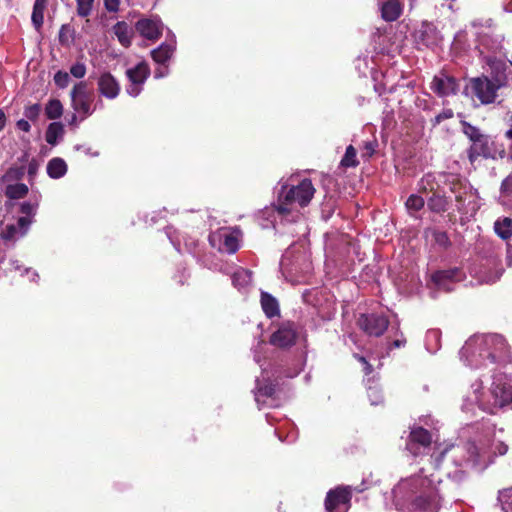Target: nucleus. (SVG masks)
Listing matches in <instances>:
<instances>
[{
    "label": "nucleus",
    "mask_w": 512,
    "mask_h": 512,
    "mask_svg": "<svg viewBox=\"0 0 512 512\" xmlns=\"http://www.w3.org/2000/svg\"><path fill=\"white\" fill-rule=\"evenodd\" d=\"M508 446L504 442L492 441L489 434L475 441L452 445L445 449L436 460L437 465L444 464L449 477L459 481L463 478L464 469L476 467L481 470L492 464L497 456L507 453Z\"/></svg>",
    "instance_id": "nucleus-1"
},
{
    "label": "nucleus",
    "mask_w": 512,
    "mask_h": 512,
    "mask_svg": "<svg viewBox=\"0 0 512 512\" xmlns=\"http://www.w3.org/2000/svg\"><path fill=\"white\" fill-rule=\"evenodd\" d=\"M315 188L309 179L302 180L289 189L282 186L277 205L266 207L259 213V224L263 229L276 228L279 223H292L301 219V209L306 207L315 194Z\"/></svg>",
    "instance_id": "nucleus-2"
},
{
    "label": "nucleus",
    "mask_w": 512,
    "mask_h": 512,
    "mask_svg": "<svg viewBox=\"0 0 512 512\" xmlns=\"http://www.w3.org/2000/svg\"><path fill=\"white\" fill-rule=\"evenodd\" d=\"M440 483L434 474L428 477L421 470L419 474L401 480L393 493L397 500L409 502L414 512H438L441 507Z\"/></svg>",
    "instance_id": "nucleus-3"
},
{
    "label": "nucleus",
    "mask_w": 512,
    "mask_h": 512,
    "mask_svg": "<svg viewBox=\"0 0 512 512\" xmlns=\"http://www.w3.org/2000/svg\"><path fill=\"white\" fill-rule=\"evenodd\" d=\"M460 360L478 369L488 364H504L511 360V350L505 338L497 333L475 334L459 351Z\"/></svg>",
    "instance_id": "nucleus-4"
},
{
    "label": "nucleus",
    "mask_w": 512,
    "mask_h": 512,
    "mask_svg": "<svg viewBox=\"0 0 512 512\" xmlns=\"http://www.w3.org/2000/svg\"><path fill=\"white\" fill-rule=\"evenodd\" d=\"M489 396L488 404H483L484 411L494 414L496 409L509 405L512 402V382L510 379L503 374L495 375Z\"/></svg>",
    "instance_id": "nucleus-5"
},
{
    "label": "nucleus",
    "mask_w": 512,
    "mask_h": 512,
    "mask_svg": "<svg viewBox=\"0 0 512 512\" xmlns=\"http://www.w3.org/2000/svg\"><path fill=\"white\" fill-rule=\"evenodd\" d=\"M472 26L476 30L475 35L482 54L485 50L488 52H496L502 48L503 36L495 33L491 19L487 20L485 24L479 21H473Z\"/></svg>",
    "instance_id": "nucleus-6"
},
{
    "label": "nucleus",
    "mask_w": 512,
    "mask_h": 512,
    "mask_svg": "<svg viewBox=\"0 0 512 512\" xmlns=\"http://www.w3.org/2000/svg\"><path fill=\"white\" fill-rule=\"evenodd\" d=\"M502 85L503 83L499 79L493 81L487 77L471 80L472 93L482 104L493 103L497 98V91Z\"/></svg>",
    "instance_id": "nucleus-7"
},
{
    "label": "nucleus",
    "mask_w": 512,
    "mask_h": 512,
    "mask_svg": "<svg viewBox=\"0 0 512 512\" xmlns=\"http://www.w3.org/2000/svg\"><path fill=\"white\" fill-rule=\"evenodd\" d=\"M351 498V486H338L327 493L325 508L329 512H347Z\"/></svg>",
    "instance_id": "nucleus-8"
},
{
    "label": "nucleus",
    "mask_w": 512,
    "mask_h": 512,
    "mask_svg": "<svg viewBox=\"0 0 512 512\" xmlns=\"http://www.w3.org/2000/svg\"><path fill=\"white\" fill-rule=\"evenodd\" d=\"M71 102L73 109L82 114L83 118L92 114V94L88 91L86 82L80 81L74 85L71 91Z\"/></svg>",
    "instance_id": "nucleus-9"
},
{
    "label": "nucleus",
    "mask_w": 512,
    "mask_h": 512,
    "mask_svg": "<svg viewBox=\"0 0 512 512\" xmlns=\"http://www.w3.org/2000/svg\"><path fill=\"white\" fill-rule=\"evenodd\" d=\"M149 75L150 68L145 61L138 63L133 68L127 69L126 76L130 83L126 87V92L132 97H137L142 92L143 85Z\"/></svg>",
    "instance_id": "nucleus-10"
},
{
    "label": "nucleus",
    "mask_w": 512,
    "mask_h": 512,
    "mask_svg": "<svg viewBox=\"0 0 512 512\" xmlns=\"http://www.w3.org/2000/svg\"><path fill=\"white\" fill-rule=\"evenodd\" d=\"M357 324L369 336L379 337L387 330L389 320L382 314H361Z\"/></svg>",
    "instance_id": "nucleus-11"
},
{
    "label": "nucleus",
    "mask_w": 512,
    "mask_h": 512,
    "mask_svg": "<svg viewBox=\"0 0 512 512\" xmlns=\"http://www.w3.org/2000/svg\"><path fill=\"white\" fill-rule=\"evenodd\" d=\"M297 337V332L292 323L280 326L270 337V343L279 348L292 346Z\"/></svg>",
    "instance_id": "nucleus-12"
},
{
    "label": "nucleus",
    "mask_w": 512,
    "mask_h": 512,
    "mask_svg": "<svg viewBox=\"0 0 512 512\" xmlns=\"http://www.w3.org/2000/svg\"><path fill=\"white\" fill-rule=\"evenodd\" d=\"M415 38L418 44L426 47H434L440 43L442 37L436 26L432 23L424 22L417 30Z\"/></svg>",
    "instance_id": "nucleus-13"
},
{
    "label": "nucleus",
    "mask_w": 512,
    "mask_h": 512,
    "mask_svg": "<svg viewBox=\"0 0 512 512\" xmlns=\"http://www.w3.org/2000/svg\"><path fill=\"white\" fill-rule=\"evenodd\" d=\"M461 279V271L457 268L437 271L432 275V282L434 285L446 292L453 289V283Z\"/></svg>",
    "instance_id": "nucleus-14"
},
{
    "label": "nucleus",
    "mask_w": 512,
    "mask_h": 512,
    "mask_svg": "<svg viewBox=\"0 0 512 512\" xmlns=\"http://www.w3.org/2000/svg\"><path fill=\"white\" fill-rule=\"evenodd\" d=\"M431 89L439 96L443 97L455 94L458 91L459 86L453 77L441 74L434 76L431 82Z\"/></svg>",
    "instance_id": "nucleus-15"
},
{
    "label": "nucleus",
    "mask_w": 512,
    "mask_h": 512,
    "mask_svg": "<svg viewBox=\"0 0 512 512\" xmlns=\"http://www.w3.org/2000/svg\"><path fill=\"white\" fill-rule=\"evenodd\" d=\"M136 30L141 36L149 40H156L162 32L163 24L158 18L140 19L136 23Z\"/></svg>",
    "instance_id": "nucleus-16"
},
{
    "label": "nucleus",
    "mask_w": 512,
    "mask_h": 512,
    "mask_svg": "<svg viewBox=\"0 0 512 512\" xmlns=\"http://www.w3.org/2000/svg\"><path fill=\"white\" fill-rule=\"evenodd\" d=\"M31 224L28 217H20L15 224H7L1 230V236L4 240H16L24 236Z\"/></svg>",
    "instance_id": "nucleus-17"
},
{
    "label": "nucleus",
    "mask_w": 512,
    "mask_h": 512,
    "mask_svg": "<svg viewBox=\"0 0 512 512\" xmlns=\"http://www.w3.org/2000/svg\"><path fill=\"white\" fill-rule=\"evenodd\" d=\"M98 89L104 97L114 99L119 95L120 85L111 73L105 72L98 79Z\"/></svg>",
    "instance_id": "nucleus-18"
},
{
    "label": "nucleus",
    "mask_w": 512,
    "mask_h": 512,
    "mask_svg": "<svg viewBox=\"0 0 512 512\" xmlns=\"http://www.w3.org/2000/svg\"><path fill=\"white\" fill-rule=\"evenodd\" d=\"M431 441V434L426 429L422 427H414L410 432L407 449L412 454L417 455L419 452L417 451L416 444H419L422 447H427L430 445Z\"/></svg>",
    "instance_id": "nucleus-19"
},
{
    "label": "nucleus",
    "mask_w": 512,
    "mask_h": 512,
    "mask_svg": "<svg viewBox=\"0 0 512 512\" xmlns=\"http://www.w3.org/2000/svg\"><path fill=\"white\" fill-rule=\"evenodd\" d=\"M217 237L221 242L219 247L220 251L227 252L229 254L235 253L239 249L240 233L237 230H221Z\"/></svg>",
    "instance_id": "nucleus-20"
},
{
    "label": "nucleus",
    "mask_w": 512,
    "mask_h": 512,
    "mask_svg": "<svg viewBox=\"0 0 512 512\" xmlns=\"http://www.w3.org/2000/svg\"><path fill=\"white\" fill-rule=\"evenodd\" d=\"M491 156L490 141L486 135L482 139L474 141L468 149V158L471 163L475 162L479 157L489 158Z\"/></svg>",
    "instance_id": "nucleus-21"
},
{
    "label": "nucleus",
    "mask_w": 512,
    "mask_h": 512,
    "mask_svg": "<svg viewBox=\"0 0 512 512\" xmlns=\"http://www.w3.org/2000/svg\"><path fill=\"white\" fill-rule=\"evenodd\" d=\"M402 13V4L399 0H388L381 7L382 18L387 22L395 21Z\"/></svg>",
    "instance_id": "nucleus-22"
},
{
    "label": "nucleus",
    "mask_w": 512,
    "mask_h": 512,
    "mask_svg": "<svg viewBox=\"0 0 512 512\" xmlns=\"http://www.w3.org/2000/svg\"><path fill=\"white\" fill-rule=\"evenodd\" d=\"M175 50V40L169 43H163L158 48L151 51V56L156 63L165 64L172 56Z\"/></svg>",
    "instance_id": "nucleus-23"
},
{
    "label": "nucleus",
    "mask_w": 512,
    "mask_h": 512,
    "mask_svg": "<svg viewBox=\"0 0 512 512\" xmlns=\"http://www.w3.org/2000/svg\"><path fill=\"white\" fill-rule=\"evenodd\" d=\"M275 393V388L271 384H267L262 386L261 381L259 379L256 380V388H255V400L258 405H266L273 401V395Z\"/></svg>",
    "instance_id": "nucleus-24"
},
{
    "label": "nucleus",
    "mask_w": 512,
    "mask_h": 512,
    "mask_svg": "<svg viewBox=\"0 0 512 512\" xmlns=\"http://www.w3.org/2000/svg\"><path fill=\"white\" fill-rule=\"evenodd\" d=\"M113 32L116 35L118 41L124 47H128L131 44L133 31L130 26L124 22L119 21L113 26Z\"/></svg>",
    "instance_id": "nucleus-25"
},
{
    "label": "nucleus",
    "mask_w": 512,
    "mask_h": 512,
    "mask_svg": "<svg viewBox=\"0 0 512 512\" xmlns=\"http://www.w3.org/2000/svg\"><path fill=\"white\" fill-rule=\"evenodd\" d=\"M67 173L66 162L59 157L52 158L47 164V174L52 179L62 178Z\"/></svg>",
    "instance_id": "nucleus-26"
},
{
    "label": "nucleus",
    "mask_w": 512,
    "mask_h": 512,
    "mask_svg": "<svg viewBox=\"0 0 512 512\" xmlns=\"http://www.w3.org/2000/svg\"><path fill=\"white\" fill-rule=\"evenodd\" d=\"M261 306L267 317L272 318L279 314L277 300L267 292L261 294Z\"/></svg>",
    "instance_id": "nucleus-27"
},
{
    "label": "nucleus",
    "mask_w": 512,
    "mask_h": 512,
    "mask_svg": "<svg viewBox=\"0 0 512 512\" xmlns=\"http://www.w3.org/2000/svg\"><path fill=\"white\" fill-rule=\"evenodd\" d=\"M3 193L12 200L24 198L28 194V186L23 183L7 184L2 187Z\"/></svg>",
    "instance_id": "nucleus-28"
},
{
    "label": "nucleus",
    "mask_w": 512,
    "mask_h": 512,
    "mask_svg": "<svg viewBox=\"0 0 512 512\" xmlns=\"http://www.w3.org/2000/svg\"><path fill=\"white\" fill-rule=\"evenodd\" d=\"M25 174V168L10 167L4 175L0 177V187H5L7 184H15V182L21 180Z\"/></svg>",
    "instance_id": "nucleus-29"
},
{
    "label": "nucleus",
    "mask_w": 512,
    "mask_h": 512,
    "mask_svg": "<svg viewBox=\"0 0 512 512\" xmlns=\"http://www.w3.org/2000/svg\"><path fill=\"white\" fill-rule=\"evenodd\" d=\"M429 210L435 213H444L448 210L450 203L448 199L439 194H433L427 201Z\"/></svg>",
    "instance_id": "nucleus-30"
},
{
    "label": "nucleus",
    "mask_w": 512,
    "mask_h": 512,
    "mask_svg": "<svg viewBox=\"0 0 512 512\" xmlns=\"http://www.w3.org/2000/svg\"><path fill=\"white\" fill-rule=\"evenodd\" d=\"M64 127L60 122H52L49 124L45 139L48 144L54 146L58 143V140L63 137Z\"/></svg>",
    "instance_id": "nucleus-31"
},
{
    "label": "nucleus",
    "mask_w": 512,
    "mask_h": 512,
    "mask_svg": "<svg viewBox=\"0 0 512 512\" xmlns=\"http://www.w3.org/2000/svg\"><path fill=\"white\" fill-rule=\"evenodd\" d=\"M251 282V272L244 268H238L232 275V284L238 290L247 287Z\"/></svg>",
    "instance_id": "nucleus-32"
},
{
    "label": "nucleus",
    "mask_w": 512,
    "mask_h": 512,
    "mask_svg": "<svg viewBox=\"0 0 512 512\" xmlns=\"http://www.w3.org/2000/svg\"><path fill=\"white\" fill-rule=\"evenodd\" d=\"M46 7V0H35L31 20L34 27L39 30L44 22V10Z\"/></svg>",
    "instance_id": "nucleus-33"
},
{
    "label": "nucleus",
    "mask_w": 512,
    "mask_h": 512,
    "mask_svg": "<svg viewBox=\"0 0 512 512\" xmlns=\"http://www.w3.org/2000/svg\"><path fill=\"white\" fill-rule=\"evenodd\" d=\"M503 272L504 269L502 268V266L497 263H494L492 268H489L482 272L480 280L481 282L486 284H493L501 278Z\"/></svg>",
    "instance_id": "nucleus-34"
},
{
    "label": "nucleus",
    "mask_w": 512,
    "mask_h": 512,
    "mask_svg": "<svg viewBox=\"0 0 512 512\" xmlns=\"http://www.w3.org/2000/svg\"><path fill=\"white\" fill-rule=\"evenodd\" d=\"M494 230L496 234L507 240L512 236V219L504 218L502 220H497L494 224Z\"/></svg>",
    "instance_id": "nucleus-35"
},
{
    "label": "nucleus",
    "mask_w": 512,
    "mask_h": 512,
    "mask_svg": "<svg viewBox=\"0 0 512 512\" xmlns=\"http://www.w3.org/2000/svg\"><path fill=\"white\" fill-rule=\"evenodd\" d=\"M441 332L437 329L429 330L426 333V349L435 353L440 348Z\"/></svg>",
    "instance_id": "nucleus-36"
},
{
    "label": "nucleus",
    "mask_w": 512,
    "mask_h": 512,
    "mask_svg": "<svg viewBox=\"0 0 512 512\" xmlns=\"http://www.w3.org/2000/svg\"><path fill=\"white\" fill-rule=\"evenodd\" d=\"M63 106L58 99H51L45 106V114L47 118L55 120L61 117Z\"/></svg>",
    "instance_id": "nucleus-37"
},
{
    "label": "nucleus",
    "mask_w": 512,
    "mask_h": 512,
    "mask_svg": "<svg viewBox=\"0 0 512 512\" xmlns=\"http://www.w3.org/2000/svg\"><path fill=\"white\" fill-rule=\"evenodd\" d=\"M471 388L473 390V396H469L467 401H469L470 404H473V403L478 404V406L482 410H484L483 404H488V400L484 399L483 393L481 392L482 382H476V383L472 384Z\"/></svg>",
    "instance_id": "nucleus-38"
},
{
    "label": "nucleus",
    "mask_w": 512,
    "mask_h": 512,
    "mask_svg": "<svg viewBox=\"0 0 512 512\" xmlns=\"http://www.w3.org/2000/svg\"><path fill=\"white\" fill-rule=\"evenodd\" d=\"M358 164H359V162L357 160L356 149L352 145H349L346 148L345 154L341 160V165L343 167L348 168V167H356Z\"/></svg>",
    "instance_id": "nucleus-39"
},
{
    "label": "nucleus",
    "mask_w": 512,
    "mask_h": 512,
    "mask_svg": "<svg viewBox=\"0 0 512 512\" xmlns=\"http://www.w3.org/2000/svg\"><path fill=\"white\" fill-rule=\"evenodd\" d=\"M462 125V132L470 139V141L473 143L474 141H477L479 139H482L485 135L481 133V131L471 125L470 123L466 121H461Z\"/></svg>",
    "instance_id": "nucleus-40"
},
{
    "label": "nucleus",
    "mask_w": 512,
    "mask_h": 512,
    "mask_svg": "<svg viewBox=\"0 0 512 512\" xmlns=\"http://www.w3.org/2000/svg\"><path fill=\"white\" fill-rule=\"evenodd\" d=\"M425 201L424 199L416 194H412L408 197V199L405 202V206L409 213H414L419 211L424 207Z\"/></svg>",
    "instance_id": "nucleus-41"
},
{
    "label": "nucleus",
    "mask_w": 512,
    "mask_h": 512,
    "mask_svg": "<svg viewBox=\"0 0 512 512\" xmlns=\"http://www.w3.org/2000/svg\"><path fill=\"white\" fill-rule=\"evenodd\" d=\"M498 499L501 503L503 512H512V487L500 491Z\"/></svg>",
    "instance_id": "nucleus-42"
},
{
    "label": "nucleus",
    "mask_w": 512,
    "mask_h": 512,
    "mask_svg": "<svg viewBox=\"0 0 512 512\" xmlns=\"http://www.w3.org/2000/svg\"><path fill=\"white\" fill-rule=\"evenodd\" d=\"M77 14L81 17H87L91 14L94 0H76Z\"/></svg>",
    "instance_id": "nucleus-43"
},
{
    "label": "nucleus",
    "mask_w": 512,
    "mask_h": 512,
    "mask_svg": "<svg viewBox=\"0 0 512 512\" xmlns=\"http://www.w3.org/2000/svg\"><path fill=\"white\" fill-rule=\"evenodd\" d=\"M40 112H41V105L38 103L27 105L24 108V116L32 122L37 121V119L40 115Z\"/></svg>",
    "instance_id": "nucleus-44"
},
{
    "label": "nucleus",
    "mask_w": 512,
    "mask_h": 512,
    "mask_svg": "<svg viewBox=\"0 0 512 512\" xmlns=\"http://www.w3.org/2000/svg\"><path fill=\"white\" fill-rule=\"evenodd\" d=\"M433 239L437 245L443 248H447L451 244L447 233L444 231H433Z\"/></svg>",
    "instance_id": "nucleus-45"
},
{
    "label": "nucleus",
    "mask_w": 512,
    "mask_h": 512,
    "mask_svg": "<svg viewBox=\"0 0 512 512\" xmlns=\"http://www.w3.org/2000/svg\"><path fill=\"white\" fill-rule=\"evenodd\" d=\"M54 82H55V84H56L59 88H61V89L66 88V87L69 85V82H70V76H69V73L64 72V71H58V72L54 75Z\"/></svg>",
    "instance_id": "nucleus-46"
},
{
    "label": "nucleus",
    "mask_w": 512,
    "mask_h": 512,
    "mask_svg": "<svg viewBox=\"0 0 512 512\" xmlns=\"http://www.w3.org/2000/svg\"><path fill=\"white\" fill-rule=\"evenodd\" d=\"M70 74L77 78L82 79L86 74V66L82 62H76L70 67Z\"/></svg>",
    "instance_id": "nucleus-47"
},
{
    "label": "nucleus",
    "mask_w": 512,
    "mask_h": 512,
    "mask_svg": "<svg viewBox=\"0 0 512 512\" xmlns=\"http://www.w3.org/2000/svg\"><path fill=\"white\" fill-rule=\"evenodd\" d=\"M368 397H369L372 405L379 404L382 400V395H381L380 389L376 386H374V387L370 386L368 388Z\"/></svg>",
    "instance_id": "nucleus-48"
},
{
    "label": "nucleus",
    "mask_w": 512,
    "mask_h": 512,
    "mask_svg": "<svg viewBox=\"0 0 512 512\" xmlns=\"http://www.w3.org/2000/svg\"><path fill=\"white\" fill-rule=\"evenodd\" d=\"M37 207H38L37 200L33 203L32 202H23L20 205V211H21V213H23L27 216H32L36 213Z\"/></svg>",
    "instance_id": "nucleus-49"
},
{
    "label": "nucleus",
    "mask_w": 512,
    "mask_h": 512,
    "mask_svg": "<svg viewBox=\"0 0 512 512\" xmlns=\"http://www.w3.org/2000/svg\"><path fill=\"white\" fill-rule=\"evenodd\" d=\"M376 147H377L376 141H366L362 147L361 156L363 158H370L374 154Z\"/></svg>",
    "instance_id": "nucleus-50"
},
{
    "label": "nucleus",
    "mask_w": 512,
    "mask_h": 512,
    "mask_svg": "<svg viewBox=\"0 0 512 512\" xmlns=\"http://www.w3.org/2000/svg\"><path fill=\"white\" fill-rule=\"evenodd\" d=\"M453 117V111L452 109H444L442 112L437 114L434 119L432 120V123L434 126L440 124L444 120L450 119Z\"/></svg>",
    "instance_id": "nucleus-51"
},
{
    "label": "nucleus",
    "mask_w": 512,
    "mask_h": 512,
    "mask_svg": "<svg viewBox=\"0 0 512 512\" xmlns=\"http://www.w3.org/2000/svg\"><path fill=\"white\" fill-rule=\"evenodd\" d=\"M501 193L507 196L512 194V175L503 180L501 184Z\"/></svg>",
    "instance_id": "nucleus-52"
},
{
    "label": "nucleus",
    "mask_w": 512,
    "mask_h": 512,
    "mask_svg": "<svg viewBox=\"0 0 512 512\" xmlns=\"http://www.w3.org/2000/svg\"><path fill=\"white\" fill-rule=\"evenodd\" d=\"M119 5L120 0H104V6L109 12H117Z\"/></svg>",
    "instance_id": "nucleus-53"
},
{
    "label": "nucleus",
    "mask_w": 512,
    "mask_h": 512,
    "mask_svg": "<svg viewBox=\"0 0 512 512\" xmlns=\"http://www.w3.org/2000/svg\"><path fill=\"white\" fill-rule=\"evenodd\" d=\"M16 127L23 132H29L31 129V125L29 124L28 120H26V119L18 120L16 123Z\"/></svg>",
    "instance_id": "nucleus-54"
},
{
    "label": "nucleus",
    "mask_w": 512,
    "mask_h": 512,
    "mask_svg": "<svg viewBox=\"0 0 512 512\" xmlns=\"http://www.w3.org/2000/svg\"><path fill=\"white\" fill-rule=\"evenodd\" d=\"M355 357L364 365V371L366 374H370L373 371V367L363 356L355 355Z\"/></svg>",
    "instance_id": "nucleus-55"
},
{
    "label": "nucleus",
    "mask_w": 512,
    "mask_h": 512,
    "mask_svg": "<svg viewBox=\"0 0 512 512\" xmlns=\"http://www.w3.org/2000/svg\"><path fill=\"white\" fill-rule=\"evenodd\" d=\"M39 168V164L36 160H32L28 164V174L29 176H34Z\"/></svg>",
    "instance_id": "nucleus-56"
},
{
    "label": "nucleus",
    "mask_w": 512,
    "mask_h": 512,
    "mask_svg": "<svg viewBox=\"0 0 512 512\" xmlns=\"http://www.w3.org/2000/svg\"><path fill=\"white\" fill-rule=\"evenodd\" d=\"M169 73V70L167 67H160L158 69L155 70V78L157 79H160V78H163L165 76H167Z\"/></svg>",
    "instance_id": "nucleus-57"
},
{
    "label": "nucleus",
    "mask_w": 512,
    "mask_h": 512,
    "mask_svg": "<svg viewBox=\"0 0 512 512\" xmlns=\"http://www.w3.org/2000/svg\"><path fill=\"white\" fill-rule=\"evenodd\" d=\"M275 432L277 433L279 439L281 441H288V442H293L295 441L296 439V435L294 433H291L290 435L287 436L288 439H283L282 436H281V432L279 429H276Z\"/></svg>",
    "instance_id": "nucleus-58"
},
{
    "label": "nucleus",
    "mask_w": 512,
    "mask_h": 512,
    "mask_svg": "<svg viewBox=\"0 0 512 512\" xmlns=\"http://www.w3.org/2000/svg\"><path fill=\"white\" fill-rule=\"evenodd\" d=\"M405 343H406L405 339H396L395 341H393L392 347L400 348V347H403L405 345Z\"/></svg>",
    "instance_id": "nucleus-59"
},
{
    "label": "nucleus",
    "mask_w": 512,
    "mask_h": 512,
    "mask_svg": "<svg viewBox=\"0 0 512 512\" xmlns=\"http://www.w3.org/2000/svg\"><path fill=\"white\" fill-rule=\"evenodd\" d=\"M5 126V113L0 109V130Z\"/></svg>",
    "instance_id": "nucleus-60"
},
{
    "label": "nucleus",
    "mask_w": 512,
    "mask_h": 512,
    "mask_svg": "<svg viewBox=\"0 0 512 512\" xmlns=\"http://www.w3.org/2000/svg\"><path fill=\"white\" fill-rule=\"evenodd\" d=\"M24 271L27 274H31V276H32L31 280L32 281H36V279L39 277L37 272H35V271H31L30 269H25Z\"/></svg>",
    "instance_id": "nucleus-61"
},
{
    "label": "nucleus",
    "mask_w": 512,
    "mask_h": 512,
    "mask_svg": "<svg viewBox=\"0 0 512 512\" xmlns=\"http://www.w3.org/2000/svg\"><path fill=\"white\" fill-rule=\"evenodd\" d=\"M76 150H83L85 154H90V148H84L83 146L77 145L75 146Z\"/></svg>",
    "instance_id": "nucleus-62"
},
{
    "label": "nucleus",
    "mask_w": 512,
    "mask_h": 512,
    "mask_svg": "<svg viewBox=\"0 0 512 512\" xmlns=\"http://www.w3.org/2000/svg\"><path fill=\"white\" fill-rule=\"evenodd\" d=\"M11 265L13 266L14 270L18 271L20 270V265H19V262L17 260H13L11 261Z\"/></svg>",
    "instance_id": "nucleus-63"
},
{
    "label": "nucleus",
    "mask_w": 512,
    "mask_h": 512,
    "mask_svg": "<svg viewBox=\"0 0 512 512\" xmlns=\"http://www.w3.org/2000/svg\"><path fill=\"white\" fill-rule=\"evenodd\" d=\"M504 10L506 12H512V2H510L509 4L507 5H504Z\"/></svg>",
    "instance_id": "nucleus-64"
}]
</instances>
